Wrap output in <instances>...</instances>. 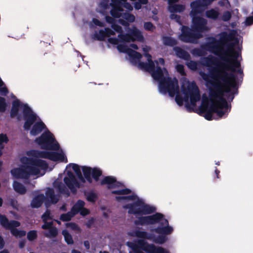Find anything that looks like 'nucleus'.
<instances>
[{
	"instance_id": "4c0bfd02",
	"label": "nucleus",
	"mask_w": 253,
	"mask_h": 253,
	"mask_svg": "<svg viewBox=\"0 0 253 253\" xmlns=\"http://www.w3.org/2000/svg\"><path fill=\"white\" fill-rule=\"evenodd\" d=\"M118 38H119V41L124 43H128L133 41V40L131 38L130 33H129V34H124L123 33L119 34L118 35Z\"/></svg>"
},
{
	"instance_id": "4d7b16f0",
	"label": "nucleus",
	"mask_w": 253,
	"mask_h": 253,
	"mask_svg": "<svg viewBox=\"0 0 253 253\" xmlns=\"http://www.w3.org/2000/svg\"><path fill=\"white\" fill-rule=\"evenodd\" d=\"M37 237V232L35 230H32L28 232L27 238L29 240L33 241Z\"/></svg>"
},
{
	"instance_id": "6ab92c4d",
	"label": "nucleus",
	"mask_w": 253,
	"mask_h": 253,
	"mask_svg": "<svg viewBox=\"0 0 253 253\" xmlns=\"http://www.w3.org/2000/svg\"><path fill=\"white\" fill-rule=\"evenodd\" d=\"M79 211V201L73 207L71 211L67 213L62 214L60 216V219L63 221H69Z\"/></svg>"
},
{
	"instance_id": "7c9ffc66",
	"label": "nucleus",
	"mask_w": 253,
	"mask_h": 253,
	"mask_svg": "<svg viewBox=\"0 0 253 253\" xmlns=\"http://www.w3.org/2000/svg\"><path fill=\"white\" fill-rule=\"evenodd\" d=\"M46 196L53 204L56 203L59 200L58 196L55 195L54 190L51 188H48L47 189Z\"/></svg>"
},
{
	"instance_id": "1a4fd4ad",
	"label": "nucleus",
	"mask_w": 253,
	"mask_h": 253,
	"mask_svg": "<svg viewBox=\"0 0 253 253\" xmlns=\"http://www.w3.org/2000/svg\"><path fill=\"white\" fill-rule=\"evenodd\" d=\"M199 74L205 82V85L209 89V96L213 98L216 97L217 93L221 92V85L219 81H214L211 72L205 73L200 71Z\"/></svg>"
},
{
	"instance_id": "49530a36",
	"label": "nucleus",
	"mask_w": 253,
	"mask_h": 253,
	"mask_svg": "<svg viewBox=\"0 0 253 253\" xmlns=\"http://www.w3.org/2000/svg\"><path fill=\"white\" fill-rule=\"evenodd\" d=\"M62 234L64 237L65 240L68 244H72L73 243L71 235L68 233L66 230H64L62 231Z\"/></svg>"
},
{
	"instance_id": "393cba45",
	"label": "nucleus",
	"mask_w": 253,
	"mask_h": 253,
	"mask_svg": "<svg viewBox=\"0 0 253 253\" xmlns=\"http://www.w3.org/2000/svg\"><path fill=\"white\" fill-rule=\"evenodd\" d=\"M84 195L86 200L92 203H95L98 198L97 193H95L93 190H90L88 191H84Z\"/></svg>"
},
{
	"instance_id": "de8ad7c7",
	"label": "nucleus",
	"mask_w": 253,
	"mask_h": 253,
	"mask_svg": "<svg viewBox=\"0 0 253 253\" xmlns=\"http://www.w3.org/2000/svg\"><path fill=\"white\" fill-rule=\"evenodd\" d=\"M8 92V89L0 78V93L3 95H6Z\"/></svg>"
},
{
	"instance_id": "c85d7f7f",
	"label": "nucleus",
	"mask_w": 253,
	"mask_h": 253,
	"mask_svg": "<svg viewBox=\"0 0 253 253\" xmlns=\"http://www.w3.org/2000/svg\"><path fill=\"white\" fill-rule=\"evenodd\" d=\"M44 199V196L43 194H40L36 196L31 202V206L33 208H39L42 204L43 201Z\"/></svg>"
},
{
	"instance_id": "338daca9",
	"label": "nucleus",
	"mask_w": 253,
	"mask_h": 253,
	"mask_svg": "<svg viewBox=\"0 0 253 253\" xmlns=\"http://www.w3.org/2000/svg\"><path fill=\"white\" fill-rule=\"evenodd\" d=\"M90 211L86 208H80V215L85 216L89 214Z\"/></svg>"
},
{
	"instance_id": "09e8293b",
	"label": "nucleus",
	"mask_w": 253,
	"mask_h": 253,
	"mask_svg": "<svg viewBox=\"0 0 253 253\" xmlns=\"http://www.w3.org/2000/svg\"><path fill=\"white\" fill-rule=\"evenodd\" d=\"M123 18L127 22L130 23L134 22L135 20L134 16L133 14L128 12H126L124 13Z\"/></svg>"
},
{
	"instance_id": "9b49d317",
	"label": "nucleus",
	"mask_w": 253,
	"mask_h": 253,
	"mask_svg": "<svg viewBox=\"0 0 253 253\" xmlns=\"http://www.w3.org/2000/svg\"><path fill=\"white\" fill-rule=\"evenodd\" d=\"M0 223L5 228L10 229L12 234L16 237H21L26 235L25 231L18 230L15 228L20 225V223L18 221L12 220L9 222L4 216L0 214Z\"/></svg>"
},
{
	"instance_id": "72a5a7b5",
	"label": "nucleus",
	"mask_w": 253,
	"mask_h": 253,
	"mask_svg": "<svg viewBox=\"0 0 253 253\" xmlns=\"http://www.w3.org/2000/svg\"><path fill=\"white\" fill-rule=\"evenodd\" d=\"M219 13L217 10H216L214 9H211L210 10H207L206 11V16L208 18L217 20L219 18Z\"/></svg>"
},
{
	"instance_id": "774afa93",
	"label": "nucleus",
	"mask_w": 253,
	"mask_h": 253,
	"mask_svg": "<svg viewBox=\"0 0 253 253\" xmlns=\"http://www.w3.org/2000/svg\"><path fill=\"white\" fill-rule=\"evenodd\" d=\"M7 141L8 138L5 134H1L0 135V146L2 143H7Z\"/></svg>"
},
{
	"instance_id": "603ef678",
	"label": "nucleus",
	"mask_w": 253,
	"mask_h": 253,
	"mask_svg": "<svg viewBox=\"0 0 253 253\" xmlns=\"http://www.w3.org/2000/svg\"><path fill=\"white\" fill-rule=\"evenodd\" d=\"M117 48L119 52L126 53L127 51H128V49H129L124 44H118L117 45Z\"/></svg>"
},
{
	"instance_id": "b1692460",
	"label": "nucleus",
	"mask_w": 253,
	"mask_h": 253,
	"mask_svg": "<svg viewBox=\"0 0 253 253\" xmlns=\"http://www.w3.org/2000/svg\"><path fill=\"white\" fill-rule=\"evenodd\" d=\"M163 43L165 46L174 47L177 44V40L173 37L169 36H163L162 37Z\"/></svg>"
},
{
	"instance_id": "37998d69",
	"label": "nucleus",
	"mask_w": 253,
	"mask_h": 253,
	"mask_svg": "<svg viewBox=\"0 0 253 253\" xmlns=\"http://www.w3.org/2000/svg\"><path fill=\"white\" fill-rule=\"evenodd\" d=\"M178 89H179V86H178L177 90H176L174 95L172 96H170V97H174V95H175V100L177 104L179 106H181L183 105V101H184V97L183 98L182 96L180 95L179 94H178L177 93ZM169 96H170L169 95Z\"/></svg>"
},
{
	"instance_id": "e433bc0d",
	"label": "nucleus",
	"mask_w": 253,
	"mask_h": 253,
	"mask_svg": "<svg viewBox=\"0 0 253 253\" xmlns=\"http://www.w3.org/2000/svg\"><path fill=\"white\" fill-rule=\"evenodd\" d=\"M93 39L99 41H103L105 40L106 38V35H105V33L103 29H100L99 31H95L93 36Z\"/></svg>"
},
{
	"instance_id": "473e14b6",
	"label": "nucleus",
	"mask_w": 253,
	"mask_h": 253,
	"mask_svg": "<svg viewBox=\"0 0 253 253\" xmlns=\"http://www.w3.org/2000/svg\"><path fill=\"white\" fill-rule=\"evenodd\" d=\"M214 60V57L212 56L211 57H205L204 59L202 61V64L208 67L209 71L212 72L215 69L214 67L211 66V65L213 64V60Z\"/></svg>"
},
{
	"instance_id": "a19ab883",
	"label": "nucleus",
	"mask_w": 253,
	"mask_h": 253,
	"mask_svg": "<svg viewBox=\"0 0 253 253\" xmlns=\"http://www.w3.org/2000/svg\"><path fill=\"white\" fill-rule=\"evenodd\" d=\"M234 46V45H233V44L232 43V42H228L226 45V48L224 49V50H228V53L231 55L232 56V57L231 58V61L234 62V58L236 57V52H238V51H240H240H241V48L238 46L237 48H238V50L236 51H235L234 52V53H235V55L234 56H232V55H231L230 53H229V52H230V48L233 47ZM240 57V56L239 57ZM240 57H241V55L240 56Z\"/></svg>"
},
{
	"instance_id": "5701e85b",
	"label": "nucleus",
	"mask_w": 253,
	"mask_h": 253,
	"mask_svg": "<svg viewBox=\"0 0 253 253\" xmlns=\"http://www.w3.org/2000/svg\"><path fill=\"white\" fill-rule=\"evenodd\" d=\"M146 250L147 253H169V252L161 247H156L154 244H148Z\"/></svg>"
},
{
	"instance_id": "0e129e2a",
	"label": "nucleus",
	"mask_w": 253,
	"mask_h": 253,
	"mask_svg": "<svg viewBox=\"0 0 253 253\" xmlns=\"http://www.w3.org/2000/svg\"><path fill=\"white\" fill-rule=\"evenodd\" d=\"M92 22L94 23V24L96 26H98L99 27H103L104 26V23L103 22H102V21L99 20L97 19L93 18Z\"/></svg>"
},
{
	"instance_id": "f704fd0d",
	"label": "nucleus",
	"mask_w": 253,
	"mask_h": 253,
	"mask_svg": "<svg viewBox=\"0 0 253 253\" xmlns=\"http://www.w3.org/2000/svg\"><path fill=\"white\" fill-rule=\"evenodd\" d=\"M14 190L20 194H24L26 192L25 187L19 182L14 181L13 184Z\"/></svg>"
},
{
	"instance_id": "cd10ccee",
	"label": "nucleus",
	"mask_w": 253,
	"mask_h": 253,
	"mask_svg": "<svg viewBox=\"0 0 253 253\" xmlns=\"http://www.w3.org/2000/svg\"><path fill=\"white\" fill-rule=\"evenodd\" d=\"M137 198V196L135 193L131 195L117 196H116V200L119 202H125L129 201H133Z\"/></svg>"
},
{
	"instance_id": "f03ea898",
	"label": "nucleus",
	"mask_w": 253,
	"mask_h": 253,
	"mask_svg": "<svg viewBox=\"0 0 253 253\" xmlns=\"http://www.w3.org/2000/svg\"><path fill=\"white\" fill-rule=\"evenodd\" d=\"M236 56L233 62L231 58L232 56L224 51L223 55L219 56V59L221 61L226 68L230 72H225L222 74H219L214 81H219L221 85V92L217 93L216 97L218 101L225 107H228V102L233 101L235 95L238 94V88L241 85L243 80V70L241 68V62L238 59L241 56V51L236 52Z\"/></svg>"
},
{
	"instance_id": "0eeeda50",
	"label": "nucleus",
	"mask_w": 253,
	"mask_h": 253,
	"mask_svg": "<svg viewBox=\"0 0 253 253\" xmlns=\"http://www.w3.org/2000/svg\"><path fill=\"white\" fill-rule=\"evenodd\" d=\"M181 91L184 95L185 107L188 112H195L196 103L200 101L201 96L199 88L194 82L188 84L186 87L182 85Z\"/></svg>"
},
{
	"instance_id": "dca6fc26",
	"label": "nucleus",
	"mask_w": 253,
	"mask_h": 253,
	"mask_svg": "<svg viewBox=\"0 0 253 253\" xmlns=\"http://www.w3.org/2000/svg\"><path fill=\"white\" fill-rule=\"evenodd\" d=\"M208 4L205 0H195L191 2L190 6L191 11L190 13V16H198V14L204 11Z\"/></svg>"
},
{
	"instance_id": "c756f323",
	"label": "nucleus",
	"mask_w": 253,
	"mask_h": 253,
	"mask_svg": "<svg viewBox=\"0 0 253 253\" xmlns=\"http://www.w3.org/2000/svg\"><path fill=\"white\" fill-rule=\"evenodd\" d=\"M185 6L180 4H170L169 6V11L170 13H180L184 11Z\"/></svg>"
},
{
	"instance_id": "e2e57ef3",
	"label": "nucleus",
	"mask_w": 253,
	"mask_h": 253,
	"mask_svg": "<svg viewBox=\"0 0 253 253\" xmlns=\"http://www.w3.org/2000/svg\"><path fill=\"white\" fill-rule=\"evenodd\" d=\"M119 41V38H115V37H111L108 39V42L112 44H118V42Z\"/></svg>"
},
{
	"instance_id": "864d4df0",
	"label": "nucleus",
	"mask_w": 253,
	"mask_h": 253,
	"mask_svg": "<svg viewBox=\"0 0 253 253\" xmlns=\"http://www.w3.org/2000/svg\"><path fill=\"white\" fill-rule=\"evenodd\" d=\"M169 18L172 20H175V21L179 24L181 25V17L180 16L176 14L173 13H170Z\"/></svg>"
},
{
	"instance_id": "052dcab7",
	"label": "nucleus",
	"mask_w": 253,
	"mask_h": 253,
	"mask_svg": "<svg viewBox=\"0 0 253 253\" xmlns=\"http://www.w3.org/2000/svg\"><path fill=\"white\" fill-rule=\"evenodd\" d=\"M104 32L105 33V35L106 36H109L111 35H114L115 34V32L112 30V29H111L108 27L105 28Z\"/></svg>"
},
{
	"instance_id": "f257e3e1",
	"label": "nucleus",
	"mask_w": 253,
	"mask_h": 253,
	"mask_svg": "<svg viewBox=\"0 0 253 253\" xmlns=\"http://www.w3.org/2000/svg\"><path fill=\"white\" fill-rule=\"evenodd\" d=\"M36 141L42 148L54 152L37 150L27 151L26 155L29 157H23L20 159V162L23 165L11 170V174L15 178L26 179L31 175L38 177L44 175L48 168V165L41 158H46L53 161L67 162L65 153L50 132H44Z\"/></svg>"
},
{
	"instance_id": "5fc2aeb1",
	"label": "nucleus",
	"mask_w": 253,
	"mask_h": 253,
	"mask_svg": "<svg viewBox=\"0 0 253 253\" xmlns=\"http://www.w3.org/2000/svg\"><path fill=\"white\" fill-rule=\"evenodd\" d=\"M231 12L229 11H226L223 13L221 19L224 22H227L231 19Z\"/></svg>"
},
{
	"instance_id": "f3484780",
	"label": "nucleus",
	"mask_w": 253,
	"mask_h": 253,
	"mask_svg": "<svg viewBox=\"0 0 253 253\" xmlns=\"http://www.w3.org/2000/svg\"><path fill=\"white\" fill-rule=\"evenodd\" d=\"M101 185H106L108 189L124 186L123 183L117 181L116 178L112 176H105L101 181Z\"/></svg>"
},
{
	"instance_id": "bf43d9fd",
	"label": "nucleus",
	"mask_w": 253,
	"mask_h": 253,
	"mask_svg": "<svg viewBox=\"0 0 253 253\" xmlns=\"http://www.w3.org/2000/svg\"><path fill=\"white\" fill-rule=\"evenodd\" d=\"M95 219L93 217H90L85 223V225L88 228H90L95 222Z\"/></svg>"
},
{
	"instance_id": "412c9836",
	"label": "nucleus",
	"mask_w": 253,
	"mask_h": 253,
	"mask_svg": "<svg viewBox=\"0 0 253 253\" xmlns=\"http://www.w3.org/2000/svg\"><path fill=\"white\" fill-rule=\"evenodd\" d=\"M173 50L175 52V55L179 58L184 60H188L190 59V54L179 46H174Z\"/></svg>"
},
{
	"instance_id": "aec40b11",
	"label": "nucleus",
	"mask_w": 253,
	"mask_h": 253,
	"mask_svg": "<svg viewBox=\"0 0 253 253\" xmlns=\"http://www.w3.org/2000/svg\"><path fill=\"white\" fill-rule=\"evenodd\" d=\"M42 228L43 229H48L47 232L44 233V235L46 237H54L57 234V229L56 228L52 227V222L45 223L42 226Z\"/></svg>"
},
{
	"instance_id": "9d476101",
	"label": "nucleus",
	"mask_w": 253,
	"mask_h": 253,
	"mask_svg": "<svg viewBox=\"0 0 253 253\" xmlns=\"http://www.w3.org/2000/svg\"><path fill=\"white\" fill-rule=\"evenodd\" d=\"M203 37V35L197 33L192 27L182 25L181 27V34L180 39L185 42L194 43Z\"/></svg>"
},
{
	"instance_id": "f8f14e48",
	"label": "nucleus",
	"mask_w": 253,
	"mask_h": 253,
	"mask_svg": "<svg viewBox=\"0 0 253 253\" xmlns=\"http://www.w3.org/2000/svg\"><path fill=\"white\" fill-rule=\"evenodd\" d=\"M219 42L214 37H211L207 42L202 45V48L204 50L210 51L217 56L223 55L224 51L228 53L227 50H222L218 47Z\"/></svg>"
},
{
	"instance_id": "6e6d98bb",
	"label": "nucleus",
	"mask_w": 253,
	"mask_h": 253,
	"mask_svg": "<svg viewBox=\"0 0 253 253\" xmlns=\"http://www.w3.org/2000/svg\"><path fill=\"white\" fill-rule=\"evenodd\" d=\"M50 214V211H46L42 215V218L44 223L46 222H52V221H48V220H50L51 219Z\"/></svg>"
},
{
	"instance_id": "3c124183",
	"label": "nucleus",
	"mask_w": 253,
	"mask_h": 253,
	"mask_svg": "<svg viewBox=\"0 0 253 253\" xmlns=\"http://www.w3.org/2000/svg\"><path fill=\"white\" fill-rule=\"evenodd\" d=\"M111 28L115 32H116L119 34L123 33L122 27L115 23H112Z\"/></svg>"
},
{
	"instance_id": "a18cd8bd",
	"label": "nucleus",
	"mask_w": 253,
	"mask_h": 253,
	"mask_svg": "<svg viewBox=\"0 0 253 253\" xmlns=\"http://www.w3.org/2000/svg\"><path fill=\"white\" fill-rule=\"evenodd\" d=\"M203 48H193L191 52L195 56L200 57L205 54V51Z\"/></svg>"
},
{
	"instance_id": "c03bdc74",
	"label": "nucleus",
	"mask_w": 253,
	"mask_h": 253,
	"mask_svg": "<svg viewBox=\"0 0 253 253\" xmlns=\"http://www.w3.org/2000/svg\"><path fill=\"white\" fill-rule=\"evenodd\" d=\"M110 14L112 17L118 18L122 16V11L112 6V8L110 10Z\"/></svg>"
},
{
	"instance_id": "a211bd4d",
	"label": "nucleus",
	"mask_w": 253,
	"mask_h": 253,
	"mask_svg": "<svg viewBox=\"0 0 253 253\" xmlns=\"http://www.w3.org/2000/svg\"><path fill=\"white\" fill-rule=\"evenodd\" d=\"M80 168L83 173L84 176L82 175L81 171H80V184L85 182V179L89 183H91L92 179L91 177L92 169L90 167L80 166Z\"/></svg>"
},
{
	"instance_id": "4be33fe9",
	"label": "nucleus",
	"mask_w": 253,
	"mask_h": 253,
	"mask_svg": "<svg viewBox=\"0 0 253 253\" xmlns=\"http://www.w3.org/2000/svg\"><path fill=\"white\" fill-rule=\"evenodd\" d=\"M127 54L129 57L130 62L133 64L138 62L139 63L140 59L142 57L141 53L131 49H128Z\"/></svg>"
},
{
	"instance_id": "20e7f679",
	"label": "nucleus",
	"mask_w": 253,
	"mask_h": 253,
	"mask_svg": "<svg viewBox=\"0 0 253 253\" xmlns=\"http://www.w3.org/2000/svg\"><path fill=\"white\" fill-rule=\"evenodd\" d=\"M144 56L147 58V62H139L138 63L139 68L150 73L154 80L159 82L158 88L161 93L164 95L168 93L171 96H173L178 88V80L175 78L172 80L165 68L157 66L155 69L151 54L145 53Z\"/></svg>"
},
{
	"instance_id": "a878e982",
	"label": "nucleus",
	"mask_w": 253,
	"mask_h": 253,
	"mask_svg": "<svg viewBox=\"0 0 253 253\" xmlns=\"http://www.w3.org/2000/svg\"><path fill=\"white\" fill-rule=\"evenodd\" d=\"M131 38L133 40H136L139 42H142L144 40V37L140 31L137 29H131L129 32Z\"/></svg>"
},
{
	"instance_id": "680f3d73",
	"label": "nucleus",
	"mask_w": 253,
	"mask_h": 253,
	"mask_svg": "<svg viewBox=\"0 0 253 253\" xmlns=\"http://www.w3.org/2000/svg\"><path fill=\"white\" fill-rule=\"evenodd\" d=\"M175 68L177 71L181 74V75H184L185 74L184 72V66L182 64H177L176 65Z\"/></svg>"
},
{
	"instance_id": "2f4dec72",
	"label": "nucleus",
	"mask_w": 253,
	"mask_h": 253,
	"mask_svg": "<svg viewBox=\"0 0 253 253\" xmlns=\"http://www.w3.org/2000/svg\"><path fill=\"white\" fill-rule=\"evenodd\" d=\"M54 188L58 190V192L61 194H65L66 196L69 195V193L68 189L63 184L59 183L58 181H56L54 183Z\"/></svg>"
},
{
	"instance_id": "c9c22d12",
	"label": "nucleus",
	"mask_w": 253,
	"mask_h": 253,
	"mask_svg": "<svg viewBox=\"0 0 253 253\" xmlns=\"http://www.w3.org/2000/svg\"><path fill=\"white\" fill-rule=\"evenodd\" d=\"M234 30H233L229 33H227L226 32L221 33L220 35V40L224 42L231 41L234 38Z\"/></svg>"
},
{
	"instance_id": "58836bf2",
	"label": "nucleus",
	"mask_w": 253,
	"mask_h": 253,
	"mask_svg": "<svg viewBox=\"0 0 253 253\" xmlns=\"http://www.w3.org/2000/svg\"><path fill=\"white\" fill-rule=\"evenodd\" d=\"M186 61V65L191 70L195 71L198 69L199 64L197 62L190 60V59Z\"/></svg>"
},
{
	"instance_id": "8fccbe9b",
	"label": "nucleus",
	"mask_w": 253,
	"mask_h": 253,
	"mask_svg": "<svg viewBox=\"0 0 253 253\" xmlns=\"http://www.w3.org/2000/svg\"><path fill=\"white\" fill-rule=\"evenodd\" d=\"M144 28L148 31H153L156 27L151 22H146L144 23Z\"/></svg>"
},
{
	"instance_id": "ddd939ff",
	"label": "nucleus",
	"mask_w": 253,
	"mask_h": 253,
	"mask_svg": "<svg viewBox=\"0 0 253 253\" xmlns=\"http://www.w3.org/2000/svg\"><path fill=\"white\" fill-rule=\"evenodd\" d=\"M192 18L191 27L198 33L202 34L208 31V21L200 16H191Z\"/></svg>"
},
{
	"instance_id": "bb28decb",
	"label": "nucleus",
	"mask_w": 253,
	"mask_h": 253,
	"mask_svg": "<svg viewBox=\"0 0 253 253\" xmlns=\"http://www.w3.org/2000/svg\"><path fill=\"white\" fill-rule=\"evenodd\" d=\"M142 215L149 214L154 213L156 211V207L146 204L143 201L142 209Z\"/></svg>"
},
{
	"instance_id": "69168bd1",
	"label": "nucleus",
	"mask_w": 253,
	"mask_h": 253,
	"mask_svg": "<svg viewBox=\"0 0 253 253\" xmlns=\"http://www.w3.org/2000/svg\"><path fill=\"white\" fill-rule=\"evenodd\" d=\"M246 26H250L253 24V16H249L246 18L245 21Z\"/></svg>"
},
{
	"instance_id": "423d86ee",
	"label": "nucleus",
	"mask_w": 253,
	"mask_h": 253,
	"mask_svg": "<svg viewBox=\"0 0 253 253\" xmlns=\"http://www.w3.org/2000/svg\"><path fill=\"white\" fill-rule=\"evenodd\" d=\"M231 108V104L228 103V107H226L219 101L218 104H216L212 101L209 102L203 101L200 108L199 114L203 116L206 120L211 121L214 119L212 114L213 113L216 114L218 118L226 117L230 111Z\"/></svg>"
},
{
	"instance_id": "ea45409f",
	"label": "nucleus",
	"mask_w": 253,
	"mask_h": 253,
	"mask_svg": "<svg viewBox=\"0 0 253 253\" xmlns=\"http://www.w3.org/2000/svg\"><path fill=\"white\" fill-rule=\"evenodd\" d=\"M102 171L99 169L94 168L92 169L91 177L95 181H97L99 177L102 175Z\"/></svg>"
},
{
	"instance_id": "7ed1b4c3",
	"label": "nucleus",
	"mask_w": 253,
	"mask_h": 253,
	"mask_svg": "<svg viewBox=\"0 0 253 253\" xmlns=\"http://www.w3.org/2000/svg\"><path fill=\"white\" fill-rule=\"evenodd\" d=\"M134 223L136 225L141 226L158 224L157 227L151 230L159 234V235L137 229L133 230L131 235L139 238L147 239L160 245L164 244L168 240L167 235L170 234L173 230L172 227L169 225L168 219L165 218L163 214L160 212L138 217L137 220L134 221Z\"/></svg>"
},
{
	"instance_id": "2eb2a0df",
	"label": "nucleus",
	"mask_w": 253,
	"mask_h": 253,
	"mask_svg": "<svg viewBox=\"0 0 253 253\" xmlns=\"http://www.w3.org/2000/svg\"><path fill=\"white\" fill-rule=\"evenodd\" d=\"M126 245L133 251V253H144L143 251L146 252L148 243L145 238H140L134 242H127Z\"/></svg>"
},
{
	"instance_id": "79ce46f5",
	"label": "nucleus",
	"mask_w": 253,
	"mask_h": 253,
	"mask_svg": "<svg viewBox=\"0 0 253 253\" xmlns=\"http://www.w3.org/2000/svg\"><path fill=\"white\" fill-rule=\"evenodd\" d=\"M131 193V190L130 189L127 188L121 190H113L111 191V193L113 194H117L123 196L128 195Z\"/></svg>"
},
{
	"instance_id": "6e6552de",
	"label": "nucleus",
	"mask_w": 253,
	"mask_h": 253,
	"mask_svg": "<svg viewBox=\"0 0 253 253\" xmlns=\"http://www.w3.org/2000/svg\"><path fill=\"white\" fill-rule=\"evenodd\" d=\"M65 175L64 181L68 188L73 193L76 191V188L79 187V184L76 180L75 174L79 175V166L71 164L68 165L64 172Z\"/></svg>"
},
{
	"instance_id": "13d9d810",
	"label": "nucleus",
	"mask_w": 253,
	"mask_h": 253,
	"mask_svg": "<svg viewBox=\"0 0 253 253\" xmlns=\"http://www.w3.org/2000/svg\"><path fill=\"white\" fill-rule=\"evenodd\" d=\"M6 108L5 100L4 98L0 97V112H4Z\"/></svg>"
},
{
	"instance_id": "4468645a",
	"label": "nucleus",
	"mask_w": 253,
	"mask_h": 253,
	"mask_svg": "<svg viewBox=\"0 0 253 253\" xmlns=\"http://www.w3.org/2000/svg\"><path fill=\"white\" fill-rule=\"evenodd\" d=\"M136 201L131 204H128L123 206V208L128 209V213L129 214H134L138 219V215H142V209L143 203V200L140 199L137 197Z\"/></svg>"
},
{
	"instance_id": "39448f33",
	"label": "nucleus",
	"mask_w": 253,
	"mask_h": 253,
	"mask_svg": "<svg viewBox=\"0 0 253 253\" xmlns=\"http://www.w3.org/2000/svg\"><path fill=\"white\" fill-rule=\"evenodd\" d=\"M19 109L23 111L24 119L25 120L24 125L25 129L29 130L31 126L35 123L30 131L32 135L35 136L45 128L44 124L32 111L27 104L21 103L18 99L15 100L12 103L11 117H17L19 121L21 120V116L18 114Z\"/></svg>"
}]
</instances>
